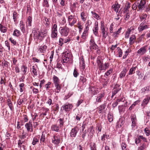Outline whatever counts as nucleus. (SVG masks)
Segmentation results:
<instances>
[{
	"mask_svg": "<svg viewBox=\"0 0 150 150\" xmlns=\"http://www.w3.org/2000/svg\"><path fill=\"white\" fill-rule=\"evenodd\" d=\"M43 5L44 7H49V5L48 3V0H43Z\"/></svg>",
	"mask_w": 150,
	"mask_h": 150,
	"instance_id": "obj_50",
	"label": "nucleus"
},
{
	"mask_svg": "<svg viewBox=\"0 0 150 150\" xmlns=\"http://www.w3.org/2000/svg\"><path fill=\"white\" fill-rule=\"evenodd\" d=\"M43 112L41 115H43L44 116H45L47 115V112L49 110V109L47 108H42Z\"/></svg>",
	"mask_w": 150,
	"mask_h": 150,
	"instance_id": "obj_53",
	"label": "nucleus"
},
{
	"mask_svg": "<svg viewBox=\"0 0 150 150\" xmlns=\"http://www.w3.org/2000/svg\"><path fill=\"white\" fill-rule=\"evenodd\" d=\"M70 54L67 52H65L62 55L63 63H67L70 60Z\"/></svg>",
	"mask_w": 150,
	"mask_h": 150,
	"instance_id": "obj_9",
	"label": "nucleus"
},
{
	"mask_svg": "<svg viewBox=\"0 0 150 150\" xmlns=\"http://www.w3.org/2000/svg\"><path fill=\"white\" fill-rule=\"evenodd\" d=\"M117 49L118 52V55L119 57H121L122 56V50H121V48H120L119 47H117Z\"/></svg>",
	"mask_w": 150,
	"mask_h": 150,
	"instance_id": "obj_54",
	"label": "nucleus"
},
{
	"mask_svg": "<svg viewBox=\"0 0 150 150\" xmlns=\"http://www.w3.org/2000/svg\"><path fill=\"white\" fill-rule=\"evenodd\" d=\"M96 62L99 69L101 71H105L110 66V63H109L106 62L104 64H103L100 61L99 57H98Z\"/></svg>",
	"mask_w": 150,
	"mask_h": 150,
	"instance_id": "obj_1",
	"label": "nucleus"
},
{
	"mask_svg": "<svg viewBox=\"0 0 150 150\" xmlns=\"http://www.w3.org/2000/svg\"><path fill=\"white\" fill-rule=\"evenodd\" d=\"M53 83L54 85L60 84V80L57 76L54 75L53 77Z\"/></svg>",
	"mask_w": 150,
	"mask_h": 150,
	"instance_id": "obj_25",
	"label": "nucleus"
},
{
	"mask_svg": "<svg viewBox=\"0 0 150 150\" xmlns=\"http://www.w3.org/2000/svg\"><path fill=\"white\" fill-rule=\"evenodd\" d=\"M0 30L3 33H5L6 32L7 29L6 27L3 26L1 24H0Z\"/></svg>",
	"mask_w": 150,
	"mask_h": 150,
	"instance_id": "obj_44",
	"label": "nucleus"
},
{
	"mask_svg": "<svg viewBox=\"0 0 150 150\" xmlns=\"http://www.w3.org/2000/svg\"><path fill=\"white\" fill-rule=\"evenodd\" d=\"M18 14L16 11H14L13 13V19L14 22H16L17 21V19L18 18Z\"/></svg>",
	"mask_w": 150,
	"mask_h": 150,
	"instance_id": "obj_38",
	"label": "nucleus"
},
{
	"mask_svg": "<svg viewBox=\"0 0 150 150\" xmlns=\"http://www.w3.org/2000/svg\"><path fill=\"white\" fill-rule=\"evenodd\" d=\"M105 108V106L104 105H102L97 108L98 112L99 113H102Z\"/></svg>",
	"mask_w": 150,
	"mask_h": 150,
	"instance_id": "obj_28",
	"label": "nucleus"
},
{
	"mask_svg": "<svg viewBox=\"0 0 150 150\" xmlns=\"http://www.w3.org/2000/svg\"><path fill=\"white\" fill-rule=\"evenodd\" d=\"M136 39V37L134 35H133L130 37L129 39V44L131 45L135 42Z\"/></svg>",
	"mask_w": 150,
	"mask_h": 150,
	"instance_id": "obj_24",
	"label": "nucleus"
},
{
	"mask_svg": "<svg viewBox=\"0 0 150 150\" xmlns=\"http://www.w3.org/2000/svg\"><path fill=\"white\" fill-rule=\"evenodd\" d=\"M142 93L150 94V86H149L142 88L141 89Z\"/></svg>",
	"mask_w": 150,
	"mask_h": 150,
	"instance_id": "obj_20",
	"label": "nucleus"
},
{
	"mask_svg": "<svg viewBox=\"0 0 150 150\" xmlns=\"http://www.w3.org/2000/svg\"><path fill=\"white\" fill-rule=\"evenodd\" d=\"M136 68L137 67L136 66L131 68L129 70L128 74L132 75L134 74L135 73V70Z\"/></svg>",
	"mask_w": 150,
	"mask_h": 150,
	"instance_id": "obj_45",
	"label": "nucleus"
},
{
	"mask_svg": "<svg viewBox=\"0 0 150 150\" xmlns=\"http://www.w3.org/2000/svg\"><path fill=\"white\" fill-rule=\"evenodd\" d=\"M88 35V32L83 31L81 37V39L82 40H85L87 38Z\"/></svg>",
	"mask_w": 150,
	"mask_h": 150,
	"instance_id": "obj_42",
	"label": "nucleus"
},
{
	"mask_svg": "<svg viewBox=\"0 0 150 150\" xmlns=\"http://www.w3.org/2000/svg\"><path fill=\"white\" fill-rule=\"evenodd\" d=\"M80 66L81 69L84 70L85 68L84 61L83 58H81L79 61Z\"/></svg>",
	"mask_w": 150,
	"mask_h": 150,
	"instance_id": "obj_21",
	"label": "nucleus"
},
{
	"mask_svg": "<svg viewBox=\"0 0 150 150\" xmlns=\"http://www.w3.org/2000/svg\"><path fill=\"white\" fill-rule=\"evenodd\" d=\"M69 25L71 27L73 26L77 21V19L74 15H70L68 17Z\"/></svg>",
	"mask_w": 150,
	"mask_h": 150,
	"instance_id": "obj_5",
	"label": "nucleus"
},
{
	"mask_svg": "<svg viewBox=\"0 0 150 150\" xmlns=\"http://www.w3.org/2000/svg\"><path fill=\"white\" fill-rule=\"evenodd\" d=\"M105 138L106 139H108L109 138V135L103 134L101 137V139L102 141H104L105 140Z\"/></svg>",
	"mask_w": 150,
	"mask_h": 150,
	"instance_id": "obj_58",
	"label": "nucleus"
},
{
	"mask_svg": "<svg viewBox=\"0 0 150 150\" xmlns=\"http://www.w3.org/2000/svg\"><path fill=\"white\" fill-rule=\"evenodd\" d=\"M91 13L92 14L93 18L96 19L97 20H98L101 18L100 16L96 13L94 12L93 11H91Z\"/></svg>",
	"mask_w": 150,
	"mask_h": 150,
	"instance_id": "obj_36",
	"label": "nucleus"
},
{
	"mask_svg": "<svg viewBox=\"0 0 150 150\" xmlns=\"http://www.w3.org/2000/svg\"><path fill=\"white\" fill-rule=\"evenodd\" d=\"M120 7V5L117 3H115L112 6V8L113 10L117 13L118 11L119 8Z\"/></svg>",
	"mask_w": 150,
	"mask_h": 150,
	"instance_id": "obj_23",
	"label": "nucleus"
},
{
	"mask_svg": "<svg viewBox=\"0 0 150 150\" xmlns=\"http://www.w3.org/2000/svg\"><path fill=\"white\" fill-rule=\"evenodd\" d=\"M20 28L22 32L24 33L26 32V29L25 24H24L23 21H21L19 24Z\"/></svg>",
	"mask_w": 150,
	"mask_h": 150,
	"instance_id": "obj_17",
	"label": "nucleus"
},
{
	"mask_svg": "<svg viewBox=\"0 0 150 150\" xmlns=\"http://www.w3.org/2000/svg\"><path fill=\"white\" fill-rule=\"evenodd\" d=\"M21 69L23 73V74L25 75L27 71V67L24 65H23L21 67Z\"/></svg>",
	"mask_w": 150,
	"mask_h": 150,
	"instance_id": "obj_46",
	"label": "nucleus"
},
{
	"mask_svg": "<svg viewBox=\"0 0 150 150\" xmlns=\"http://www.w3.org/2000/svg\"><path fill=\"white\" fill-rule=\"evenodd\" d=\"M51 129L52 131L59 132V127L57 125H53L51 126Z\"/></svg>",
	"mask_w": 150,
	"mask_h": 150,
	"instance_id": "obj_22",
	"label": "nucleus"
},
{
	"mask_svg": "<svg viewBox=\"0 0 150 150\" xmlns=\"http://www.w3.org/2000/svg\"><path fill=\"white\" fill-rule=\"evenodd\" d=\"M48 33V30L45 28L41 29L39 33L36 32L34 34V37H37L38 39L42 40L46 36Z\"/></svg>",
	"mask_w": 150,
	"mask_h": 150,
	"instance_id": "obj_2",
	"label": "nucleus"
},
{
	"mask_svg": "<svg viewBox=\"0 0 150 150\" xmlns=\"http://www.w3.org/2000/svg\"><path fill=\"white\" fill-rule=\"evenodd\" d=\"M108 118L110 122H112L113 120V116L111 113H109L108 114Z\"/></svg>",
	"mask_w": 150,
	"mask_h": 150,
	"instance_id": "obj_49",
	"label": "nucleus"
},
{
	"mask_svg": "<svg viewBox=\"0 0 150 150\" xmlns=\"http://www.w3.org/2000/svg\"><path fill=\"white\" fill-rule=\"evenodd\" d=\"M146 147V146L145 144L144 143L142 146L139 147L138 149V150H143Z\"/></svg>",
	"mask_w": 150,
	"mask_h": 150,
	"instance_id": "obj_63",
	"label": "nucleus"
},
{
	"mask_svg": "<svg viewBox=\"0 0 150 150\" xmlns=\"http://www.w3.org/2000/svg\"><path fill=\"white\" fill-rule=\"evenodd\" d=\"M147 48L146 46H144L141 48L137 52V53L141 55L145 54L146 52Z\"/></svg>",
	"mask_w": 150,
	"mask_h": 150,
	"instance_id": "obj_15",
	"label": "nucleus"
},
{
	"mask_svg": "<svg viewBox=\"0 0 150 150\" xmlns=\"http://www.w3.org/2000/svg\"><path fill=\"white\" fill-rule=\"evenodd\" d=\"M146 4V1L145 0H141L139 2H138V7L139 9L140 10H144Z\"/></svg>",
	"mask_w": 150,
	"mask_h": 150,
	"instance_id": "obj_10",
	"label": "nucleus"
},
{
	"mask_svg": "<svg viewBox=\"0 0 150 150\" xmlns=\"http://www.w3.org/2000/svg\"><path fill=\"white\" fill-rule=\"evenodd\" d=\"M105 94L103 93H100L98 94L96 99V102L98 103H100L101 102Z\"/></svg>",
	"mask_w": 150,
	"mask_h": 150,
	"instance_id": "obj_19",
	"label": "nucleus"
},
{
	"mask_svg": "<svg viewBox=\"0 0 150 150\" xmlns=\"http://www.w3.org/2000/svg\"><path fill=\"white\" fill-rule=\"evenodd\" d=\"M45 22H44V23L47 27L48 26L50 23V21H49V18L45 17Z\"/></svg>",
	"mask_w": 150,
	"mask_h": 150,
	"instance_id": "obj_52",
	"label": "nucleus"
},
{
	"mask_svg": "<svg viewBox=\"0 0 150 150\" xmlns=\"http://www.w3.org/2000/svg\"><path fill=\"white\" fill-rule=\"evenodd\" d=\"M113 71V69L112 68H111L107 71L105 73V74L104 75V76L106 78H107L111 74Z\"/></svg>",
	"mask_w": 150,
	"mask_h": 150,
	"instance_id": "obj_29",
	"label": "nucleus"
},
{
	"mask_svg": "<svg viewBox=\"0 0 150 150\" xmlns=\"http://www.w3.org/2000/svg\"><path fill=\"white\" fill-rule=\"evenodd\" d=\"M21 34L20 30L17 29H15L13 33V35L15 36L18 37Z\"/></svg>",
	"mask_w": 150,
	"mask_h": 150,
	"instance_id": "obj_34",
	"label": "nucleus"
},
{
	"mask_svg": "<svg viewBox=\"0 0 150 150\" xmlns=\"http://www.w3.org/2000/svg\"><path fill=\"white\" fill-rule=\"evenodd\" d=\"M59 31L62 36L65 37L68 35L70 30L69 28L65 25L63 27H60Z\"/></svg>",
	"mask_w": 150,
	"mask_h": 150,
	"instance_id": "obj_4",
	"label": "nucleus"
},
{
	"mask_svg": "<svg viewBox=\"0 0 150 150\" xmlns=\"http://www.w3.org/2000/svg\"><path fill=\"white\" fill-rule=\"evenodd\" d=\"M122 150H126V144L124 143H122L121 144Z\"/></svg>",
	"mask_w": 150,
	"mask_h": 150,
	"instance_id": "obj_64",
	"label": "nucleus"
},
{
	"mask_svg": "<svg viewBox=\"0 0 150 150\" xmlns=\"http://www.w3.org/2000/svg\"><path fill=\"white\" fill-rule=\"evenodd\" d=\"M30 88L32 89L33 93L36 94L38 92V89L35 88L32 86L30 87Z\"/></svg>",
	"mask_w": 150,
	"mask_h": 150,
	"instance_id": "obj_62",
	"label": "nucleus"
},
{
	"mask_svg": "<svg viewBox=\"0 0 150 150\" xmlns=\"http://www.w3.org/2000/svg\"><path fill=\"white\" fill-rule=\"evenodd\" d=\"M149 25L147 24L146 22H143L140 24L138 30L139 32H142L144 30L149 28Z\"/></svg>",
	"mask_w": 150,
	"mask_h": 150,
	"instance_id": "obj_7",
	"label": "nucleus"
},
{
	"mask_svg": "<svg viewBox=\"0 0 150 150\" xmlns=\"http://www.w3.org/2000/svg\"><path fill=\"white\" fill-rule=\"evenodd\" d=\"M32 17L30 16H29L28 18L26 21V26H31L32 22Z\"/></svg>",
	"mask_w": 150,
	"mask_h": 150,
	"instance_id": "obj_33",
	"label": "nucleus"
},
{
	"mask_svg": "<svg viewBox=\"0 0 150 150\" xmlns=\"http://www.w3.org/2000/svg\"><path fill=\"white\" fill-rule=\"evenodd\" d=\"M93 34L96 36H98V22H95L94 26L93 29Z\"/></svg>",
	"mask_w": 150,
	"mask_h": 150,
	"instance_id": "obj_14",
	"label": "nucleus"
},
{
	"mask_svg": "<svg viewBox=\"0 0 150 150\" xmlns=\"http://www.w3.org/2000/svg\"><path fill=\"white\" fill-rule=\"evenodd\" d=\"M127 71V68L125 67L124 68L123 70L121 71L120 74V78H122L124 77L126 75V74Z\"/></svg>",
	"mask_w": 150,
	"mask_h": 150,
	"instance_id": "obj_26",
	"label": "nucleus"
},
{
	"mask_svg": "<svg viewBox=\"0 0 150 150\" xmlns=\"http://www.w3.org/2000/svg\"><path fill=\"white\" fill-rule=\"evenodd\" d=\"M24 84L23 83H21L19 84V86L20 87V92H22L23 91L24 89Z\"/></svg>",
	"mask_w": 150,
	"mask_h": 150,
	"instance_id": "obj_57",
	"label": "nucleus"
},
{
	"mask_svg": "<svg viewBox=\"0 0 150 150\" xmlns=\"http://www.w3.org/2000/svg\"><path fill=\"white\" fill-rule=\"evenodd\" d=\"M64 120L63 118H60L59 119V126L60 127H62L63 126L64 122Z\"/></svg>",
	"mask_w": 150,
	"mask_h": 150,
	"instance_id": "obj_60",
	"label": "nucleus"
},
{
	"mask_svg": "<svg viewBox=\"0 0 150 150\" xmlns=\"http://www.w3.org/2000/svg\"><path fill=\"white\" fill-rule=\"evenodd\" d=\"M131 119L132 124H134L136 123L137 119L135 115H132L131 116Z\"/></svg>",
	"mask_w": 150,
	"mask_h": 150,
	"instance_id": "obj_48",
	"label": "nucleus"
},
{
	"mask_svg": "<svg viewBox=\"0 0 150 150\" xmlns=\"http://www.w3.org/2000/svg\"><path fill=\"white\" fill-rule=\"evenodd\" d=\"M150 100V97L149 96H147L144 99L143 102V105H146L149 103Z\"/></svg>",
	"mask_w": 150,
	"mask_h": 150,
	"instance_id": "obj_35",
	"label": "nucleus"
},
{
	"mask_svg": "<svg viewBox=\"0 0 150 150\" xmlns=\"http://www.w3.org/2000/svg\"><path fill=\"white\" fill-rule=\"evenodd\" d=\"M79 75V73L77 71L76 69H75L74 70L73 72V75L74 77H77Z\"/></svg>",
	"mask_w": 150,
	"mask_h": 150,
	"instance_id": "obj_61",
	"label": "nucleus"
},
{
	"mask_svg": "<svg viewBox=\"0 0 150 150\" xmlns=\"http://www.w3.org/2000/svg\"><path fill=\"white\" fill-rule=\"evenodd\" d=\"M73 105L69 103H66L62 107V109L64 110L65 111H69L72 108Z\"/></svg>",
	"mask_w": 150,
	"mask_h": 150,
	"instance_id": "obj_11",
	"label": "nucleus"
},
{
	"mask_svg": "<svg viewBox=\"0 0 150 150\" xmlns=\"http://www.w3.org/2000/svg\"><path fill=\"white\" fill-rule=\"evenodd\" d=\"M39 140V137L37 136L34 137L33 138L32 144L33 145H35L38 142Z\"/></svg>",
	"mask_w": 150,
	"mask_h": 150,
	"instance_id": "obj_32",
	"label": "nucleus"
},
{
	"mask_svg": "<svg viewBox=\"0 0 150 150\" xmlns=\"http://www.w3.org/2000/svg\"><path fill=\"white\" fill-rule=\"evenodd\" d=\"M144 132L147 136L150 135V130L147 128H146L144 129Z\"/></svg>",
	"mask_w": 150,
	"mask_h": 150,
	"instance_id": "obj_56",
	"label": "nucleus"
},
{
	"mask_svg": "<svg viewBox=\"0 0 150 150\" xmlns=\"http://www.w3.org/2000/svg\"><path fill=\"white\" fill-rule=\"evenodd\" d=\"M25 126L28 132H31L33 131V125L32 121L30 120L28 123H26Z\"/></svg>",
	"mask_w": 150,
	"mask_h": 150,
	"instance_id": "obj_8",
	"label": "nucleus"
},
{
	"mask_svg": "<svg viewBox=\"0 0 150 150\" xmlns=\"http://www.w3.org/2000/svg\"><path fill=\"white\" fill-rule=\"evenodd\" d=\"M52 142L55 144L58 145L60 142V136H54L52 139Z\"/></svg>",
	"mask_w": 150,
	"mask_h": 150,
	"instance_id": "obj_13",
	"label": "nucleus"
},
{
	"mask_svg": "<svg viewBox=\"0 0 150 150\" xmlns=\"http://www.w3.org/2000/svg\"><path fill=\"white\" fill-rule=\"evenodd\" d=\"M56 88L54 90L55 92L57 93H59L61 90V85L60 84L54 85Z\"/></svg>",
	"mask_w": 150,
	"mask_h": 150,
	"instance_id": "obj_37",
	"label": "nucleus"
},
{
	"mask_svg": "<svg viewBox=\"0 0 150 150\" xmlns=\"http://www.w3.org/2000/svg\"><path fill=\"white\" fill-rule=\"evenodd\" d=\"M90 48L91 50H96L97 52L98 53H99L100 51L98 49V46L95 43L94 39L93 38H91L90 41Z\"/></svg>",
	"mask_w": 150,
	"mask_h": 150,
	"instance_id": "obj_6",
	"label": "nucleus"
},
{
	"mask_svg": "<svg viewBox=\"0 0 150 150\" xmlns=\"http://www.w3.org/2000/svg\"><path fill=\"white\" fill-rule=\"evenodd\" d=\"M90 147L91 150H96V145L95 143H91Z\"/></svg>",
	"mask_w": 150,
	"mask_h": 150,
	"instance_id": "obj_51",
	"label": "nucleus"
},
{
	"mask_svg": "<svg viewBox=\"0 0 150 150\" xmlns=\"http://www.w3.org/2000/svg\"><path fill=\"white\" fill-rule=\"evenodd\" d=\"M47 46L45 45L41 46L38 48V51L39 53H44L46 52Z\"/></svg>",
	"mask_w": 150,
	"mask_h": 150,
	"instance_id": "obj_18",
	"label": "nucleus"
},
{
	"mask_svg": "<svg viewBox=\"0 0 150 150\" xmlns=\"http://www.w3.org/2000/svg\"><path fill=\"white\" fill-rule=\"evenodd\" d=\"M46 133L45 132H43L42 133V134L40 139V142L41 143H44L45 142V136Z\"/></svg>",
	"mask_w": 150,
	"mask_h": 150,
	"instance_id": "obj_27",
	"label": "nucleus"
},
{
	"mask_svg": "<svg viewBox=\"0 0 150 150\" xmlns=\"http://www.w3.org/2000/svg\"><path fill=\"white\" fill-rule=\"evenodd\" d=\"M86 79L84 76H80L79 81H80L82 82V83H84L86 81Z\"/></svg>",
	"mask_w": 150,
	"mask_h": 150,
	"instance_id": "obj_55",
	"label": "nucleus"
},
{
	"mask_svg": "<svg viewBox=\"0 0 150 150\" xmlns=\"http://www.w3.org/2000/svg\"><path fill=\"white\" fill-rule=\"evenodd\" d=\"M120 11L118 13V16H120L121 15L122 13H125L129 11H128V10L125 7H124V8H122L120 9Z\"/></svg>",
	"mask_w": 150,
	"mask_h": 150,
	"instance_id": "obj_30",
	"label": "nucleus"
},
{
	"mask_svg": "<svg viewBox=\"0 0 150 150\" xmlns=\"http://www.w3.org/2000/svg\"><path fill=\"white\" fill-rule=\"evenodd\" d=\"M79 130V129L77 127H75L72 128L70 132V135L71 137H76Z\"/></svg>",
	"mask_w": 150,
	"mask_h": 150,
	"instance_id": "obj_12",
	"label": "nucleus"
},
{
	"mask_svg": "<svg viewBox=\"0 0 150 150\" xmlns=\"http://www.w3.org/2000/svg\"><path fill=\"white\" fill-rule=\"evenodd\" d=\"M122 28L121 27L119 28L117 31L114 32L113 33V36L114 37H117V35H118L120 32Z\"/></svg>",
	"mask_w": 150,
	"mask_h": 150,
	"instance_id": "obj_43",
	"label": "nucleus"
},
{
	"mask_svg": "<svg viewBox=\"0 0 150 150\" xmlns=\"http://www.w3.org/2000/svg\"><path fill=\"white\" fill-rule=\"evenodd\" d=\"M81 18L83 22L85 21L87 18V16L84 12H82L81 14Z\"/></svg>",
	"mask_w": 150,
	"mask_h": 150,
	"instance_id": "obj_31",
	"label": "nucleus"
},
{
	"mask_svg": "<svg viewBox=\"0 0 150 150\" xmlns=\"http://www.w3.org/2000/svg\"><path fill=\"white\" fill-rule=\"evenodd\" d=\"M147 17V15L146 14H143L140 16V18L142 21H143L144 22H146L145 21Z\"/></svg>",
	"mask_w": 150,
	"mask_h": 150,
	"instance_id": "obj_40",
	"label": "nucleus"
},
{
	"mask_svg": "<svg viewBox=\"0 0 150 150\" xmlns=\"http://www.w3.org/2000/svg\"><path fill=\"white\" fill-rule=\"evenodd\" d=\"M51 37L53 39L57 38L58 34L57 26L56 24H52L51 27Z\"/></svg>",
	"mask_w": 150,
	"mask_h": 150,
	"instance_id": "obj_3",
	"label": "nucleus"
},
{
	"mask_svg": "<svg viewBox=\"0 0 150 150\" xmlns=\"http://www.w3.org/2000/svg\"><path fill=\"white\" fill-rule=\"evenodd\" d=\"M101 32L102 35V37L103 38L105 39L107 36L108 35V33L105 30H101Z\"/></svg>",
	"mask_w": 150,
	"mask_h": 150,
	"instance_id": "obj_47",
	"label": "nucleus"
},
{
	"mask_svg": "<svg viewBox=\"0 0 150 150\" xmlns=\"http://www.w3.org/2000/svg\"><path fill=\"white\" fill-rule=\"evenodd\" d=\"M32 72L33 74V76H36L37 75V68L34 66L32 67Z\"/></svg>",
	"mask_w": 150,
	"mask_h": 150,
	"instance_id": "obj_41",
	"label": "nucleus"
},
{
	"mask_svg": "<svg viewBox=\"0 0 150 150\" xmlns=\"http://www.w3.org/2000/svg\"><path fill=\"white\" fill-rule=\"evenodd\" d=\"M132 29H133V28L132 27H130L126 32L125 35V38H129L130 32H131V30H132Z\"/></svg>",
	"mask_w": 150,
	"mask_h": 150,
	"instance_id": "obj_39",
	"label": "nucleus"
},
{
	"mask_svg": "<svg viewBox=\"0 0 150 150\" xmlns=\"http://www.w3.org/2000/svg\"><path fill=\"white\" fill-rule=\"evenodd\" d=\"M114 25L113 23L111 24L110 27L109 29L110 31V33H113V29L114 28Z\"/></svg>",
	"mask_w": 150,
	"mask_h": 150,
	"instance_id": "obj_59",
	"label": "nucleus"
},
{
	"mask_svg": "<svg viewBox=\"0 0 150 150\" xmlns=\"http://www.w3.org/2000/svg\"><path fill=\"white\" fill-rule=\"evenodd\" d=\"M89 91L90 93H91L93 95L96 94L98 93V88L95 87L91 86Z\"/></svg>",
	"mask_w": 150,
	"mask_h": 150,
	"instance_id": "obj_16",
	"label": "nucleus"
}]
</instances>
